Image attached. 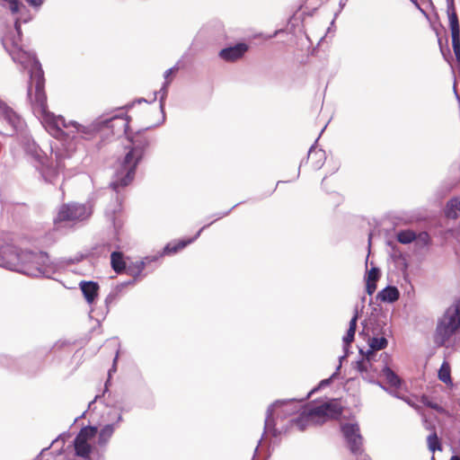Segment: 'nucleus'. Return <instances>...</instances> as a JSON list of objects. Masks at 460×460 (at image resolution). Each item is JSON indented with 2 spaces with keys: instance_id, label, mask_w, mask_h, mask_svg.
<instances>
[{
  "instance_id": "nucleus-1",
  "label": "nucleus",
  "mask_w": 460,
  "mask_h": 460,
  "mask_svg": "<svg viewBox=\"0 0 460 460\" xmlns=\"http://www.w3.org/2000/svg\"><path fill=\"white\" fill-rule=\"evenodd\" d=\"M116 120L121 123V127L124 128L127 138L131 144L128 151L126 153L119 164V168L116 171L115 179L110 183L111 188L118 193L119 188L128 186L133 181L137 167L143 159L146 150L150 145L149 139L143 135V132L155 128L162 123L160 121L153 126L139 129L134 134L129 133L130 117L128 116H114L101 122L93 123L90 127L83 126L75 121H71V124L75 128L76 132L82 133L85 137H89L94 131L99 130L102 126L113 128L112 122Z\"/></svg>"
},
{
  "instance_id": "nucleus-2",
  "label": "nucleus",
  "mask_w": 460,
  "mask_h": 460,
  "mask_svg": "<svg viewBox=\"0 0 460 460\" xmlns=\"http://www.w3.org/2000/svg\"><path fill=\"white\" fill-rule=\"evenodd\" d=\"M13 59L29 69L30 83L28 86V96L34 105V108L47 119L51 118L52 121L50 123L57 128H59L60 125L66 128V124L63 117L55 118L53 114L47 111V96L44 90V71L36 55L21 51L16 56H13Z\"/></svg>"
},
{
  "instance_id": "nucleus-3",
  "label": "nucleus",
  "mask_w": 460,
  "mask_h": 460,
  "mask_svg": "<svg viewBox=\"0 0 460 460\" xmlns=\"http://www.w3.org/2000/svg\"><path fill=\"white\" fill-rule=\"evenodd\" d=\"M19 263L18 272L30 277L47 276L48 267L53 264L46 252L31 250L22 252Z\"/></svg>"
},
{
  "instance_id": "nucleus-4",
  "label": "nucleus",
  "mask_w": 460,
  "mask_h": 460,
  "mask_svg": "<svg viewBox=\"0 0 460 460\" xmlns=\"http://www.w3.org/2000/svg\"><path fill=\"white\" fill-rule=\"evenodd\" d=\"M93 214L90 204L71 202L63 204L54 218L56 225L62 223H77L88 219Z\"/></svg>"
},
{
  "instance_id": "nucleus-5",
  "label": "nucleus",
  "mask_w": 460,
  "mask_h": 460,
  "mask_svg": "<svg viewBox=\"0 0 460 460\" xmlns=\"http://www.w3.org/2000/svg\"><path fill=\"white\" fill-rule=\"evenodd\" d=\"M460 328V319H456L446 310L442 318L438 322L434 333V342L438 347L446 346L447 341Z\"/></svg>"
},
{
  "instance_id": "nucleus-6",
  "label": "nucleus",
  "mask_w": 460,
  "mask_h": 460,
  "mask_svg": "<svg viewBox=\"0 0 460 460\" xmlns=\"http://www.w3.org/2000/svg\"><path fill=\"white\" fill-rule=\"evenodd\" d=\"M0 120L4 123L0 134L13 137L22 130L24 121L4 101L0 99Z\"/></svg>"
},
{
  "instance_id": "nucleus-7",
  "label": "nucleus",
  "mask_w": 460,
  "mask_h": 460,
  "mask_svg": "<svg viewBox=\"0 0 460 460\" xmlns=\"http://www.w3.org/2000/svg\"><path fill=\"white\" fill-rule=\"evenodd\" d=\"M52 154L55 156V164L51 163L48 165H42L40 174L43 180L51 184H56V181L58 178L60 172H62L66 167L65 160L71 158V154L65 149H52Z\"/></svg>"
},
{
  "instance_id": "nucleus-8",
  "label": "nucleus",
  "mask_w": 460,
  "mask_h": 460,
  "mask_svg": "<svg viewBox=\"0 0 460 460\" xmlns=\"http://www.w3.org/2000/svg\"><path fill=\"white\" fill-rule=\"evenodd\" d=\"M341 432L346 439L351 454L357 456L362 453L363 437L360 434L358 423H344L341 425Z\"/></svg>"
},
{
  "instance_id": "nucleus-9",
  "label": "nucleus",
  "mask_w": 460,
  "mask_h": 460,
  "mask_svg": "<svg viewBox=\"0 0 460 460\" xmlns=\"http://www.w3.org/2000/svg\"><path fill=\"white\" fill-rule=\"evenodd\" d=\"M22 251L9 243L0 246V267L18 272Z\"/></svg>"
},
{
  "instance_id": "nucleus-10",
  "label": "nucleus",
  "mask_w": 460,
  "mask_h": 460,
  "mask_svg": "<svg viewBox=\"0 0 460 460\" xmlns=\"http://www.w3.org/2000/svg\"><path fill=\"white\" fill-rule=\"evenodd\" d=\"M342 414V408L334 401L331 400L318 406L308 409L309 416H315L324 419L338 420Z\"/></svg>"
},
{
  "instance_id": "nucleus-11",
  "label": "nucleus",
  "mask_w": 460,
  "mask_h": 460,
  "mask_svg": "<svg viewBox=\"0 0 460 460\" xmlns=\"http://www.w3.org/2000/svg\"><path fill=\"white\" fill-rule=\"evenodd\" d=\"M296 402V399H288V400H277L272 404H270L266 411V418L264 421V433L269 432L273 437H278L279 432L276 429V421L273 417V412L275 407L279 406H288L290 404H294Z\"/></svg>"
},
{
  "instance_id": "nucleus-12",
  "label": "nucleus",
  "mask_w": 460,
  "mask_h": 460,
  "mask_svg": "<svg viewBox=\"0 0 460 460\" xmlns=\"http://www.w3.org/2000/svg\"><path fill=\"white\" fill-rule=\"evenodd\" d=\"M20 143L27 155L31 157L38 164H43V161H45L43 152L30 136L22 134Z\"/></svg>"
},
{
  "instance_id": "nucleus-13",
  "label": "nucleus",
  "mask_w": 460,
  "mask_h": 460,
  "mask_svg": "<svg viewBox=\"0 0 460 460\" xmlns=\"http://www.w3.org/2000/svg\"><path fill=\"white\" fill-rule=\"evenodd\" d=\"M247 50L248 45L244 42H239L234 46L222 49L218 55L226 62H234L242 58Z\"/></svg>"
},
{
  "instance_id": "nucleus-14",
  "label": "nucleus",
  "mask_w": 460,
  "mask_h": 460,
  "mask_svg": "<svg viewBox=\"0 0 460 460\" xmlns=\"http://www.w3.org/2000/svg\"><path fill=\"white\" fill-rule=\"evenodd\" d=\"M209 225H205L204 226H202L199 231L198 233L191 238H189V239H181L180 241H178L177 243H167L164 248L163 249V252L162 253L160 254V256L162 255H167V254H172V253H176L178 252L180 250L185 248L188 244L193 243L201 234V232L208 227Z\"/></svg>"
},
{
  "instance_id": "nucleus-15",
  "label": "nucleus",
  "mask_w": 460,
  "mask_h": 460,
  "mask_svg": "<svg viewBox=\"0 0 460 460\" xmlns=\"http://www.w3.org/2000/svg\"><path fill=\"white\" fill-rule=\"evenodd\" d=\"M79 288L83 296L88 304H93L98 296L100 286L98 282L93 280H82Z\"/></svg>"
},
{
  "instance_id": "nucleus-16",
  "label": "nucleus",
  "mask_w": 460,
  "mask_h": 460,
  "mask_svg": "<svg viewBox=\"0 0 460 460\" xmlns=\"http://www.w3.org/2000/svg\"><path fill=\"white\" fill-rule=\"evenodd\" d=\"M325 128H326V126L322 129L320 134L323 133V131L324 130ZM320 137H321V135L318 136V137L315 139L314 143L310 146L308 153H307V159L311 155H313V157H314L316 159L315 162L313 163V166L315 170L321 169L326 160V154H325L324 150L319 149L317 151H314L315 146H316Z\"/></svg>"
},
{
  "instance_id": "nucleus-17",
  "label": "nucleus",
  "mask_w": 460,
  "mask_h": 460,
  "mask_svg": "<svg viewBox=\"0 0 460 460\" xmlns=\"http://www.w3.org/2000/svg\"><path fill=\"white\" fill-rule=\"evenodd\" d=\"M400 297V292L395 286L388 285L382 290H380L376 295V299L385 302L393 304L396 302Z\"/></svg>"
},
{
  "instance_id": "nucleus-18",
  "label": "nucleus",
  "mask_w": 460,
  "mask_h": 460,
  "mask_svg": "<svg viewBox=\"0 0 460 460\" xmlns=\"http://www.w3.org/2000/svg\"><path fill=\"white\" fill-rule=\"evenodd\" d=\"M428 429L432 430V432L427 438L428 448L431 453H435L436 451H442V443L440 438L438 436L436 427L429 424L427 426Z\"/></svg>"
},
{
  "instance_id": "nucleus-19",
  "label": "nucleus",
  "mask_w": 460,
  "mask_h": 460,
  "mask_svg": "<svg viewBox=\"0 0 460 460\" xmlns=\"http://www.w3.org/2000/svg\"><path fill=\"white\" fill-rule=\"evenodd\" d=\"M74 448L75 456H80L84 460H90V455L92 453L93 447L88 442L78 440L75 438Z\"/></svg>"
},
{
  "instance_id": "nucleus-20",
  "label": "nucleus",
  "mask_w": 460,
  "mask_h": 460,
  "mask_svg": "<svg viewBox=\"0 0 460 460\" xmlns=\"http://www.w3.org/2000/svg\"><path fill=\"white\" fill-rule=\"evenodd\" d=\"M111 265L117 274H121L126 270L127 263L121 252L114 251L111 254Z\"/></svg>"
},
{
  "instance_id": "nucleus-21",
  "label": "nucleus",
  "mask_w": 460,
  "mask_h": 460,
  "mask_svg": "<svg viewBox=\"0 0 460 460\" xmlns=\"http://www.w3.org/2000/svg\"><path fill=\"white\" fill-rule=\"evenodd\" d=\"M460 214V198L453 197L447 202L445 209V215L447 218L456 219Z\"/></svg>"
},
{
  "instance_id": "nucleus-22",
  "label": "nucleus",
  "mask_w": 460,
  "mask_h": 460,
  "mask_svg": "<svg viewBox=\"0 0 460 460\" xmlns=\"http://www.w3.org/2000/svg\"><path fill=\"white\" fill-rule=\"evenodd\" d=\"M382 373L385 376L387 383L395 388H399L402 385V379L398 376V375L388 367L387 363L382 368Z\"/></svg>"
},
{
  "instance_id": "nucleus-23",
  "label": "nucleus",
  "mask_w": 460,
  "mask_h": 460,
  "mask_svg": "<svg viewBox=\"0 0 460 460\" xmlns=\"http://www.w3.org/2000/svg\"><path fill=\"white\" fill-rule=\"evenodd\" d=\"M115 430V423L104 425L98 432V445L105 446L112 437Z\"/></svg>"
},
{
  "instance_id": "nucleus-24",
  "label": "nucleus",
  "mask_w": 460,
  "mask_h": 460,
  "mask_svg": "<svg viewBox=\"0 0 460 460\" xmlns=\"http://www.w3.org/2000/svg\"><path fill=\"white\" fill-rule=\"evenodd\" d=\"M388 346V341L385 337H372L368 340V349L367 354H372L373 351H378Z\"/></svg>"
},
{
  "instance_id": "nucleus-25",
  "label": "nucleus",
  "mask_w": 460,
  "mask_h": 460,
  "mask_svg": "<svg viewBox=\"0 0 460 460\" xmlns=\"http://www.w3.org/2000/svg\"><path fill=\"white\" fill-rule=\"evenodd\" d=\"M146 267V261H139L136 262H132L130 264H127L126 270H124L129 276H132L133 279H137V277L140 276L141 272Z\"/></svg>"
},
{
  "instance_id": "nucleus-26",
  "label": "nucleus",
  "mask_w": 460,
  "mask_h": 460,
  "mask_svg": "<svg viewBox=\"0 0 460 460\" xmlns=\"http://www.w3.org/2000/svg\"><path fill=\"white\" fill-rule=\"evenodd\" d=\"M98 433V429L96 426H85L83 427L80 431L75 436V438L78 440H83L88 442L89 439L94 438Z\"/></svg>"
},
{
  "instance_id": "nucleus-27",
  "label": "nucleus",
  "mask_w": 460,
  "mask_h": 460,
  "mask_svg": "<svg viewBox=\"0 0 460 460\" xmlns=\"http://www.w3.org/2000/svg\"><path fill=\"white\" fill-rule=\"evenodd\" d=\"M341 367V365L340 364V365L337 367V368H336L335 372H334V373H333V374H332L329 378H325V379H323L322 381H320V383L318 384V385H317V386H315L314 388H313V389L308 393V394H307L304 399H301L300 401H304V400H306V399L310 398V396H311L313 394H314V393H316L317 391H319L320 389H322V388H323V387H325V386L329 385L332 382V380H333L334 378H336V376H338V373H339V371H340Z\"/></svg>"
},
{
  "instance_id": "nucleus-28",
  "label": "nucleus",
  "mask_w": 460,
  "mask_h": 460,
  "mask_svg": "<svg viewBox=\"0 0 460 460\" xmlns=\"http://www.w3.org/2000/svg\"><path fill=\"white\" fill-rule=\"evenodd\" d=\"M315 416H309L308 410L304 411L297 418L292 420L291 421L298 428L300 431H304L311 420H313Z\"/></svg>"
},
{
  "instance_id": "nucleus-29",
  "label": "nucleus",
  "mask_w": 460,
  "mask_h": 460,
  "mask_svg": "<svg viewBox=\"0 0 460 460\" xmlns=\"http://www.w3.org/2000/svg\"><path fill=\"white\" fill-rule=\"evenodd\" d=\"M417 239V234L412 230H401L397 234V241L402 244H409Z\"/></svg>"
},
{
  "instance_id": "nucleus-30",
  "label": "nucleus",
  "mask_w": 460,
  "mask_h": 460,
  "mask_svg": "<svg viewBox=\"0 0 460 460\" xmlns=\"http://www.w3.org/2000/svg\"><path fill=\"white\" fill-rule=\"evenodd\" d=\"M438 379L445 384H451L450 367L447 363L444 362L438 370Z\"/></svg>"
},
{
  "instance_id": "nucleus-31",
  "label": "nucleus",
  "mask_w": 460,
  "mask_h": 460,
  "mask_svg": "<svg viewBox=\"0 0 460 460\" xmlns=\"http://www.w3.org/2000/svg\"><path fill=\"white\" fill-rule=\"evenodd\" d=\"M170 82L169 81H165L162 86V88L160 89L159 91V93H161V97H160V100H159V102H160V111L162 112V119H161V123H164V120H165V112H164V100H165V97L167 95V87L169 85Z\"/></svg>"
},
{
  "instance_id": "nucleus-32",
  "label": "nucleus",
  "mask_w": 460,
  "mask_h": 460,
  "mask_svg": "<svg viewBox=\"0 0 460 460\" xmlns=\"http://www.w3.org/2000/svg\"><path fill=\"white\" fill-rule=\"evenodd\" d=\"M355 333H356V331H354L352 329H348L346 334L343 336L342 341H343V349L345 350V355L341 357L340 360H342L347 356L349 347L350 343L355 339Z\"/></svg>"
},
{
  "instance_id": "nucleus-33",
  "label": "nucleus",
  "mask_w": 460,
  "mask_h": 460,
  "mask_svg": "<svg viewBox=\"0 0 460 460\" xmlns=\"http://www.w3.org/2000/svg\"><path fill=\"white\" fill-rule=\"evenodd\" d=\"M447 1V13L448 16L449 22H459L458 16L456 11L455 7V1L454 0H446Z\"/></svg>"
},
{
  "instance_id": "nucleus-34",
  "label": "nucleus",
  "mask_w": 460,
  "mask_h": 460,
  "mask_svg": "<svg viewBox=\"0 0 460 460\" xmlns=\"http://www.w3.org/2000/svg\"><path fill=\"white\" fill-rule=\"evenodd\" d=\"M361 375L367 374V371H376L374 367H370L369 363L363 358H360L355 362L354 367Z\"/></svg>"
},
{
  "instance_id": "nucleus-35",
  "label": "nucleus",
  "mask_w": 460,
  "mask_h": 460,
  "mask_svg": "<svg viewBox=\"0 0 460 460\" xmlns=\"http://www.w3.org/2000/svg\"><path fill=\"white\" fill-rule=\"evenodd\" d=\"M416 245H421L423 247L429 246L431 243V238L428 232H420L417 234V239H415Z\"/></svg>"
},
{
  "instance_id": "nucleus-36",
  "label": "nucleus",
  "mask_w": 460,
  "mask_h": 460,
  "mask_svg": "<svg viewBox=\"0 0 460 460\" xmlns=\"http://www.w3.org/2000/svg\"><path fill=\"white\" fill-rule=\"evenodd\" d=\"M381 278V270L378 267L372 266L369 270H367L365 279L378 281Z\"/></svg>"
},
{
  "instance_id": "nucleus-37",
  "label": "nucleus",
  "mask_w": 460,
  "mask_h": 460,
  "mask_svg": "<svg viewBox=\"0 0 460 460\" xmlns=\"http://www.w3.org/2000/svg\"><path fill=\"white\" fill-rule=\"evenodd\" d=\"M440 52L446 61H447L450 64L451 60V51L450 49L447 46V40H446V47L443 46L442 40L440 38L438 40Z\"/></svg>"
},
{
  "instance_id": "nucleus-38",
  "label": "nucleus",
  "mask_w": 460,
  "mask_h": 460,
  "mask_svg": "<svg viewBox=\"0 0 460 460\" xmlns=\"http://www.w3.org/2000/svg\"><path fill=\"white\" fill-rule=\"evenodd\" d=\"M358 352L361 356L360 358H363L364 360L367 361L369 363V367H373V363H374V361H376V351H373L372 354L368 355V354H367V349L364 350L363 349H359Z\"/></svg>"
},
{
  "instance_id": "nucleus-39",
  "label": "nucleus",
  "mask_w": 460,
  "mask_h": 460,
  "mask_svg": "<svg viewBox=\"0 0 460 460\" xmlns=\"http://www.w3.org/2000/svg\"><path fill=\"white\" fill-rule=\"evenodd\" d=\"M450 314L456 319H460V297L455 301V303L447 309Z\"/></svg>"
},
{
  "instance_id": "nucleus-40",
  "label": "nucleus",
  "mask_w": 460,
  "mask_h": 460,
  "mask_svg": "<svg viewBox=\"0 0 460 460\" xmlns=\"http://www.w3.org/2000/svg\"><path fill=\"white\" fill-rule=\"evenodd\" d=\"M119 292L115 288L111 291L105 298V305L107 310L109 311V307L111 304L115 303L119 297Z\"/></svg>"
},
{
  "instance_id": "nucleus-41",
  "label": "nucleus",
  "mask_w": 460,
  "mask_h": 460,
  "mask_svg": "<svg viewBox=\"0 0 460 460\" xmlns=\"http://www.w3.org/2000/svg\"><path fill=\"white\" fill-rule=\"evenodd\" d=\"M366 281V292L372 296L376 290V282L373 280L365 279Z\"/></svg>"
},
{
  "instance_id": "nucleus-42",
  "label": "nucleus",
  "mask_w": 460,
  "mask_h": 460,
  "mask_svg": "<svg viewBox=\"0 0 460 460\" xmlns=\"http://www.w3.org/2000/svg\"><path fill=\"white\" fill-rule=\"evenodd\" d=\"M6 2L9 4V9L12 13H17L20 11L21 3L19 0H8Z\"/></svg>"
},
{
  "instance_id": "nucleus-43",
  "label": "nucleus",
  "mask_w": 460,
  "mask_h": 460,
  "mask_svg": "<svg viewBox=\"0 0 460 460\" xmlns=\"http://www.w3.org/2000/svg\"><path fill=\"white\" fill-rule=\"evenodd\" d=\"M358 317H359L358 311V307L356 306L355 310H354V314L349 321V329H352L354 331L357 330V323H358Z\"/></svg>"
},
{
  "instance_id": "nucleus-44",
  "label": "nucleus",
  "mask_w": 460,
  "mask_h": 460,
  "mask_svg": "<svg viewBox=\"0 0 460 460\" xmlns=\"http://www.w3.org/2000/svg\"><path fill=\"white\" fill-rule=\"evenodd\" d=\"M136 281H137V279H132L128 281L121 282V283L118 284L115 288L120 293L123 290V288H125L126 287H128L129 285H134L136 283Z\"/></svg>"
},
{
  "instance_id": "nucleus-45",
  "label": "nucleus",
  "mask_w": 460,
  "mask_h": 460,
  "mask_svg": "<svg viewBox=\"0 0 460 460\" xmlns=\"http://www.w3.org/2000/svg\"><path fill=\"white\" fill-rule=\"evenodd\" d=\"M117 359H118V354L116 355V357L113 359V365H112L111 368L109 370V373H108L109 378H108V380L105 383L104 392H106L108 390V385L110 383V378L111 376V374L116 371V362H117Z\"/></svg>"
},
{
  "instance_id": "nucleus-46",
  "label": "nucleus",
  "mask_w": 460,
  "mask_h": 460,
  "mask_svg": "<svg viewBox=\"0 0 460 460\" xmlns=\"http://www.w3.org/2000/svg\"><path fill=\"white\" fill-rule=\"evenodd\" d=\"M84 258V254H79L75 256L74 258H68L66 260L67 265L75 264L80 262Z\"/></svg>"
},
{
  "instance_id": "nucleus-47",
  "label": "nucleus",
  "mask_w": 460,
  "mask_h": 460,
  "mask_svg": "<svg viewBox=\"0 0 460 460\" xmlns=\"http://www.w3.org/2000/svg\"><path fill=\"white\" fill-rule=\"evenodd\" d=\"M45 0H26V2L33 8H40Z\"/></svg>"
},
{
  "instance_id": "nucleus-48",
  "label": "nucleus",
  "mask_w": 460,
  "mask_h": 460,
  "mask_svg": "<svg viewBox=\"0 0 460 460\" xmlns=\"http://www.w3.org/2000/svg\"><path fill=\"white\" fill-rule=\"evenodd\" d=\"M14 29L17 32V36L21 39L22 37V28H21V22L19 19H16L14 22Z\"/></svg>"
},
{
  "instance_id": "nucleus-49",
  "label": "nucleus",
  "mask_w": 460,
  "mask_h": 460,
  "mask_svg": "<svg viewBox=\"0 0 460 460\" xmlns=\"http://www.w3.org/2000/svg\"><path fill=\"white\" fill-rule=\"evenodd\" d=\"M362 377L364 380L369 383H374V376L371 374V371H367V374H363Z\"/></svg>"
},
{
  "instance_id": "nucleus-50",
  "label": "nucleus",
  "mask_w": 460,
  "mask_h": 460,
  "mask_svg": "<svg viewBox=\"0 0 460 460\" xmlns=\"http://www.w3.org/2000/svg\"><path fill=\"white\" fill-rule=\"evenodd\" d=\"M347 0H340L339 2V11L335 13L334 19L338 17L339 13L342 11L344 6L346 5Z\"/></svg>"
},
{
  "instance_id": "nucleus-51",
  "label": "nucleus",
  "mask_w": 460,
  "mask_h": 460,
  "mask_svg": "<svg viewBox=\"0 0 460 460\" xmlns=\"http://www.w3.org/2000/svg\"><path fill=\"white\" fill-rule=\"evenodd\" d=\"M178 70V67L176 66L167 69L165 72H164V78L165 80L174 72V71H177Z\"/></svg>"
},
{
  "instance_id": "nucleus-52",
  "label": "nucleus",
  "mask_w": 460,
  "mask_h": 460,
  "mask_svg": "<svg viewBox=\"0 0 460 460\" xmlns=\"http://www.w3.org/2000/svg\"><path fill=\"white\" fill-rule=\"evenodd\" d=\"M135 102L142 103V102H147V101L145 98H139V99H137L132 103L126 105L125 108H127V109L131 108Z\"/></svg>"
},
{
  "instance_id": "nucleus-53",
  "label": "nucleus",
  "mask_w": 460,
  "mask_h": 460,
  "mask_svg": "<svg viewBox=\"0 0 460 460\" xmlns=\"http://www.w3.org/2000/svg\"><path fill=\"white\" fill-rule=\"evenodd\" d=\"M238 204H239V203H237V204L234 205V206L229 209V210H227V211H226V212H224V213H218V214H217V218H222V217H224L227 216V215L231 212V210H232L233 208H234L236 206H238Z\"/></svg>"
},
{
  "instance_id": "nucleus-54",
  "label": "nucleus",
  "mask_w": 460,
  "mask_h": 460,
  "mask_svg": "<svg viewBox=\"0 0 460 460\" xmlns=\"http://www.w3.org/2000/svg\"><path fill=\"white\" fill-rule=\"evenodd\" d=\"M373 384H376V385H379L383 390L388 392V389L384 385H382V383H380L379 381H375L374 380Z\"/></svg>"
},
{
  "instance_id": "nucleus-55",
  "label": "nucleus",
  "mask_w": 460,
  "mask_h": 460,
  "mask_svg": "<svg viewBox=\"0 0 460 460\" xmlns=\"http://www.w3.org/2000/svg\"><path fill=\"white\" fill-rule=\"evenodd\" d=\"M373 384H376V385H379L383 390L388 392V389L384 385H382V383H380L379 381H375L374 380Z\"/></svg>"
},
{
  "instance_id": "nucleus-56",
  "label": "nucleus",
  "mask_w": 460,
  "mask_h": 460,
  "mask_svg": "<svg viewBox=\"0 0 460 460\" xmlns=\"http://www.w3.org/2000/svg\"><path fill=\"white\" fill-rule=\"evenodd\" d=\"M100 397V395H96L94 397V399L93 401H91L89 403H88V407H87V410L90 409L92 407V405L97 401V399Z\"/></svg>"
},
{
  "instance_id": "nucleus-57",
  "label": "nucleus",
  "mask_w": 460,
  "mask_h": 460,
  "mask_svg": "<svg viewBox=\"0 0 460 460\" xmlns=\"http://www.w3.org/2000/svg\"><path fill=\"white\" fill-rule=\"evenodd\" d=\"M410 1H411V3H413V4H414V5H415L417 8H419L421 12H423V10L420 8V4H419V3H418V1H417V0H410Z\"/></svg>"
},
{
  "instance_id": "nucleus-58",
  "label": "nucleus",
  "mask_w": 460,
  "mask_h": 460,
  "mask_svg": "<svg viewBox=\"0 0 460 460\" xmlns=\"http://www.w3.org/2000/svg\"><path fill=\"white\" fill-rule=\"evenodd\" d=\"M302 164H303V161L300 163V164H299V166H298V168H297V173H296V176L294 177V180H296V179H297V178H298V176H299V174H300V167H301Z\"/></svg>"
},
{
  "instance_id": "nucleus-59",
  "label": "nucleus",
  "mask_w": 460,
  "mask_h": 460,
  "mask_svg": "<svg viewBox=\"0 0 460 460\" xmlns=\"http://www.w3.org/2000/svg\"><path fill=\"white\" fill-rule=\"evenodd\" d=\"M86 411H87V410H85L79 417L75 418V421L78 420L81 418H84L85 413H86Z\"/></svg>"
},
{
  "instance_id": "nucleus-60",
  "label": "nucleus",
  "mask_w": 460,
  "mask_h": 460,
  "mask_svg": "<svg viewBox=\"0 0 460 460\" xmlns=\"http://www.w3.org/2000/svg\"><path fill=\"white\" fill-rule=\"evenodd\" d=\"M450 460H460V456L457 455H454L451 456Z\"/></svg>"
},
{
  "instance_id": "nucleus-61",
  "label": "nucleus",
  "mask_w": 460,
  "mask_h": 460,
  "mask_svg": "<svg viewBox=\"0 0 460 460\" xmlns=\"http://www.w3.org/2000/svg\"><path fill=\"white\" fill-rule=\"evenodd\" d=\"M31 17L29 15L28 17H25L23 19V22H28L29 21H31Z\"/></svg>"
},
{
  "instance_id": "nucleus-62",
  "label": "nucleus",
  "mask_w": 460,
  "mask_h": 460,
  "mask_svg": "<svg viewBox=\"0 0 460 460\" xmlns=\"http://www.w3.org/2000/svg\"><path fill=\"white\" fill-rule=\"evenodd\" d=\"M430 408L432 409H437V404H433V403H430V404H428Z\"/></svg>"
},
{
  "instance_id": "nucleus-63",
  "label": "nucleus",
  "mask_w": 460,
  "mask_h": 460,
  "mask_svg": "<svg viewBox=\"0 0 460 460\" xmlns=\"http://www.w3.org/2000/svg\"><path fill=\"white\" fill-rule=\"evenodd\" d=\"M121 420H122V416L119 414V415L118 416V420H117V421H118V422H119V421H121Z\"/></svg>"
},
{
  "instance_id": "nucleus-64",
  "label": "nucleus",
  "mask_w": 460,
  "mask_h": 460,
  "mask_svg": "<svg viewBox=\"0 0 460 460\" xmlns=\"http://www.w3.org/2000/svg\"><path fill=\"white\" fill-rule=\"evenodd\" d=\"M5 366H6L7 367H12V363H10V362L8 361V362H6Z\"/></svg>"
}]
</instances>
